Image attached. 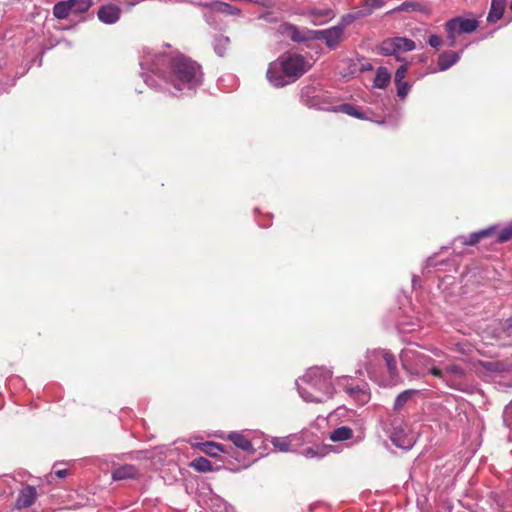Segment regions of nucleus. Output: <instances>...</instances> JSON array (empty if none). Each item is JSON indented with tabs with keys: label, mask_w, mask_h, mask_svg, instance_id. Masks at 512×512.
Wrapping results in <instances>:
<instances>
[{
	"label": "nucleus",
	"mask_w": 512,
	"mask_h": 512,
	"mask_svg": "<svg viewBox=\"0 0 512 512\" xmlns=\"http://www.w3.org/2000/svg\"><path fill=\"white\" fill-rule=\"evenodd\" d=\"M311 67L312 64L303 55L286 52L269 64L266 77L274 87L282 88L298 80Z\"/></svg>",
	"instance_id": "nucleus-1"
},
{
	"label": "nucleus",
	"mask_w": 512,
	"mask_h": 512,
	"mask_svg": "<svg viewBox=\"0 0 512 512\" xmlns=\"http://www.w3.org/2000/svg\"><path fill=\"white\" fill-rule=\"evenodd\" d=\"M332 371L324 367H313L307 370L298 382L301 397L307 402L323 403L333 397Z\"/></svg>",
	"instance_id": "nucleus-2"
},
{
	"label": "nucleus",
	"mask_w": 512,
	"mask_h": 512,
	"mask_svg": "<svg viewBox=\"0 0 512 512\" xmlns=\"http://www.w3.org/2000/svg\"><path fill=\"white\" fill-rule=\"evenodd\" d=\"M203 78L200 64L184 54H176L169 62V80L181 90V85L191 89L199 85Z\"/></svg>",
	"instance_id": "nucleus-3"
},
{
	"label": "nucleus",
	"mask_w": 512,
	"mask_h": 512,
	"mask_svg": "<svg viewBox=\"0 0 512 512\" xmlns=\"http://www.w3.org/2000/svg\"><path fill=\"white\" fill-rule=\"evenodd\" d=\"M413 49H415V43L404 37L388 38L376 47L379 55L395 56L398 61L402 60L400 58L402 53L412 51Z\"/></svg>",
	"instance_id": "nucleus-4"
},
{
	"label": "nucleus",
	"mask_w": 512,
	"mask_h": 512,
	"mask_svg": "<svg viewBox=\"0 0 512 512\" xmlns=\"http://www.w3.org/2000/svg\"><path fill=\"white\" fill-rule=\"evenodd\" d=\"M294 42H308L319 40L326 43L330 49L337 48L344 40V34H291Z\"/></svg>",
	"instance_id": "nucleus-5"
},
{
	"label": "nucleus",
	"mask_w": 512,
	"mask_h": 512,
	"mask_svg": "<svg viewBox=\"0 0 512 512\" xmlns=\"http://www.w3.org/2000/svg\"><path fill=\"white\" fill-rule=\"evenodd\" d=\"M479 27L476 17H455L450 19L446 25V32H475Z\"/></svg>",
	"instance_id": "nucleus-6"
},
{
	"label": "nucleus",
	"mask_w": 512,
	"mask_h": 512,
	"mask_svg": "<svg viewBox=\"0 0 512 512\" xmlns=\"http://www.w3.org/2000/svg\"><path fill=\"white\" fill-rule=\"evenodd\" d=\"M97 16L102 23L114 24L120 19L121 8L116 4H105L98 9Z\"/></svg>",
	"instance_id": "nucleus-7"
},
{
	"label": "nucleus",
	"mask_w": 512,
	"mask_h": 512,
	"mask_svg": "<svg viewBox=\"0 0 512 512\" xmlns=\"http://www.w3.org/2000/svg\"><path fill=\"white\" fill-rule=\"evenodd\" d=\"M382 353H386V350L373 349L367 352L365 368L371 377L376 375L377 368L380 362L383 360Z\"/></svg>",
	"instance_id": "nucleus-8"
},
{
	"label": "nucleus",
	"mask_w": 512,
	"mask_h": 512,
	"mask_svg": "<svg viewBox=\"0 0 512 512\" xmlns=\"http://www.w3.org/2000/svg\"><path fill=\"white\" fill-rule=\"evenodd\" d=\"M139 469L131 464H125L115 468L112 472V479L114 481L135 479L139 476Z\"/></svg>",
	"instance_id": "nucleus-9"
},
{
	"label": "nucleus",
	"mask_w": 512,
	"mask_h": 512,
	"mask_svg": "<svg viewBox=\"0 0 512 512\" xmlns=\"http://www.w3.org/2000/svg\"><path fill=\"white\" fill-rule=\"evenodd\" d=\"M37 497L36 489L32 486H27L19 493L15 507L18 509L30 507Z\"/></svg>",
	"instance_id": "nucleus-10"
},
{
	"label": "nucleus",
	"mask_w": 512,
	"mask_h": 512,
	"mask_svg": "<svg viewBox=\"0 0 512 512\" xmlns=\"http://www.w3.org/2000/svg\"><path fill=\"white\" fill-rule=\"evenodd\" d=\"M194 447L210 457H218L220 453L226 452L222 444L212 441L200 442L195 444Z\"/></svg>",
	"instance_id": "nucleus-11"
},
{
	"label": "nucleus",
	"mask_w": 512,
	"mask_h": 512,
	"mask_svg": "<svg viewBox=\"0 0 512 512\" xmlns=\"http://www.w3.org/2000/svg\"><path fill=\"white\" fill-rule=\"evenodd\" d=\"M53 15L59 20L69 19L75 16L69 0L57 2L53 7Z\"/></svg>",
	"instance_id": "nucleus-12"
},
{
	"label": "nucleus",
	"mask_w": 512,
	"mask_h": 512,
	"mask_svg": "<svg viewBox=\"0 0 512 512\" xmlns=\"http://www.w3.org/2000/svg\"><path fill=\"white\" fill-rule=\"evenodd\" d=\"M237 448H240L246 452H254L251 441L243 434L238 432H232L227 437Z\"/></svg>",
	"instance_id": "nucleus-13"
},
{
	"label": "nucleus",
	"mask_w": 512,
	"mask_h": 512,
	"mask_svg": "<svg viewBox=\"0 0 512 512\" xmlns=\"http://www.w3.org/2000/svg\"><path fill=\"white\" fill-rule=\"evenodd\" d=\"M506 7V0H491V8L487 16V21L495 23L501 19Z\"/></svg>",
	"instance_id": "nucleus-14"
},
{
	"label": "nucleus",
	"mask_w": 512,
	"mask_h": 512,
	"mask_svg": "<svg viewBox=\"0 0 512 512\" xmlns=\"http://www.w3.org/2000/svg\"><path fill=\"white\" fill-rule=\"evenodd\" d=\"M459 60V54L455 51H445L439 55L438 68L441 71H445L453 66Z\"/></svg>",
	"instance_id": "nucleus-15"
},
{
	"label": "nucleus",
	"mask_w": 512,
	"mask_h": 512,
	"mask_svg": "<svg viewBox=\"0 0 512 512\" xmlns=\"http://www.w3.org/2000/svg\"><path fill=\"white\" fill-rule=\"evenodd\" d=\"M382 359L385 362L387 371L389 373L391 380L393 381V384H396L398 378V370L395 356L391 352L386 350V353H382Z\"/></svg>",
	"instance_id": "nucleus-16"
},
{
	"label": "nucleus",
	"mask_w": 512,
	"mask_h": 512,
	"mask_svg": "<svg viewBox=\"0 0 512 512\" xmlns=\"http://www.w3.org/2000/svg\"><path fill=\"white\" fill-rule=\"evenodd\" d=\"M495 229L496 226H490L486 229L474 232L468 238L464 239L462 244L466 246H473L477 244L480 240L491 236L494 233Z\"/></svg>",
	"instance_id": "nucleus-17"
},
{
	"label": "nucleus",
	"mask_w": 512,
	"mask_h": 512,
	"mask_svg": "<svg viewBox=\"0 0 512 512\" xmlns=\"http://www.w3.org/2000/svg\"><path fill=\"white\" fill-rule=\"evenodd\" d=\"M212 11L227 15H239L240 10L226 2L216 1L207 5Z\"/></svg>",
	"instance_id": "nucleus-18"
},
{
	"label": "nucleus",
	"mask_w": 512,
	"mask_h": 512,
	"mask_svg": "<svg viewBox=\"0 0 512 512\" xmlns=\"http://www.w3.org/2000/svg\"><path fill=\"white\" fill-rule=\"evenodd\" d=\"M391 80V74L386 67H379L374 78V87L379 89L386 88Z\"/></svg>",
	"instance_id": "nucleus-19"
},
{
	"label": "nucleus",
	"mask_w": 512,
	"mask_h": 512,
	"mask_svg": "<svg viewBox=\"0 0 512 512\" xmlns=\"http://www.w3.org/2000/svg\"><path fill=\"white\" fill-rule=\"evenodd\" d=\"M189 466L193 468L197 472L206 473V472H212L215 470L212 463L205 457H196L193 459Z\"/></svg>",
	"instance_id": "nucleus-20"
},
{
	"label": "nucleus",
	"mask_w": 512,
	"mask_h": 512,
	"mask_svg": "<svg viewBox=\"0 0 512 512\" xmlns=\"http://www.w3.org/2000/svg\"><path fill=\"white\" fill-rule=\"evenodd\" d=\"M344 390L349 396H351L352 398H354L356 401H358L360 403H365L368 401V398H369L368 394L360 386L346 385L344 387Z\"/></svg>",
	"instance_id": "nucleus-21"
},
{
	"label": "nucleus",
	"mask_w": 512,
	"mask_h": 512,
	"mask_svg": "<svg viewBox=\"0 0 512 512\" xmlns=\"http://www.w3.org/2000/svg\"><path fill=\"white\" fill-rule=\"evenodd\" d=\"M75 16L85 14L93 5V0H69Z\"/></svg>",
	"instance_id": "nucleus-22"
},
{
	"label": "nucleus",
	"mask_w": 512,
	"mask_h": 512,
	"mask_svg": "<svg viewBox=\"0 0 512 512\" xmlns=\"http://www.w3.org/2000/svg\"><path fill=\"white\" fill-rule=\"evenodd\" d=\"M352 436H353V430L347 426H342V427L335 429L331 433L330 439L333 442H338V441L348 440V439L352 438Z\"/></svg>",
	"instance_id": "nucleus-23"
},
{
	"label": "nucleus",
	"mask_w": 512,
	"mask_h": 512,
	"mask_svg": "<svg viewBox=\"0 0 512 512\" xmlns=\"http://www.w3.org/2000/svg\"><path fill=\"white\" fill-rule=\"evenodd\" d=\"M230 39L224 34H220L215 39V51L219 56H224L229 50Z\"/></svg>",
	"instance_id": "nucleus-24"
},
{
	"label": "nucleus",
	"mask_w": 512,
	"mask_h": 512,
	"mask_svg": "<svg viewBox=\"0 0 512 512\" xmlns=\"http://www.w3.org/2000/svg\"><path fill=\"white\" fill-rule=\"evenodd\" d=\"M416 393L417 390L414 389L405 390L402 393H400L394 402V409L397 411L401 410L405 406L407 401L410 400L412 396L415 395Z\"/></svg>",
	"instance_id": "nucleus-25"
},
{
	"label": "nucleus",
	"mask_w": 512,
	"mask_h": 512,
	"mask_svg": "<svg viewBox=\"0 0 512 512\" xmlns=\"http://www.w3.org/2000/svg\"><path fill=\"white\" fill-rule=\"evenodd\" d=\"M335 111L343 112V113H345V114H347L349 116H352V117H355V118H358V119H364L365 118V115L361 111H359L352 104H348V103L340 105L338 107V109H335Z\"/></svg>",
	"instance_id": "nucleus-26"
},
{
	"label": "nucleus",
	"mask_w": 512,
	"mask_h": 512,
	"mask_svg": "<svg viewBox=\"0 0 512 512\" xmlns=\"http://www.w3.org/2000/svg\"><path fill=\"white\" fill-rule=\"evenodd\" d=\"M271 443L280 452H288L290 450V442L287 438L276 437L272 439Z\"/></svg>",
	"instance_id": "nucleus-27"
},
{
	"label": "nucleus",
	"mask_w": 512,
	"mask_h": 512,
	"mask_svg": "<svg viewBox=\"0 0 512 512\" xmlns=\"http://www.w3.org/2000/svg\"><path fill=\"white\" fill-rule=\"evenodd\" d=\"M511 239H512V221L498 233L497 242L505 243Z\"/></svg>",
	"instance_id": "nucleus-28"
},
{
	"label": "nucleus",
	"mask_w": 512,
	"mask_h": 512,
	"mask_svg": "<svg viewBox=\"0 0 512 512\" xmlns=\"http://www.w3.org/2000/svg\"><path fill=\"white\" fill-rule=\"evenodd\" d=\"M326 454V448L324 447H309L305 449L304 455L309 458L323 457Z\"/></svg>",
	"instance_id": "nucleus-29"
},
{
	"label": "nucleus",
	"mask_w": 512,
	"mask_h": 512,
	"mask_svg": "<svg viewBox=\"0 0 512 512\" xmlns=\"http://www.w3.org/2000/svg\"><path fill=\"white\" fill-rule=\"evenodd\" d=\"M446 374L454 375L457 378H462L465 376L464 369L459 365H450L444 369Z\"/></svg>",
	"instance_id": "nucleus-30"
},
{
	"label": "nucleus",
	"mask_w": 512,
	"mask_h": 512,
	"mask_svg": "<svg viewBox=\"0 0 512 512\" xmlns=\"http://www.w3.org/2000/svg\"><path fill=\"white\" fill-rule=\"evenodd\" d=\"M397 87V95L400 98H405L409 92L410 85L408 82L402 81L400 83H395Z\"/></svg>",
	"instance_id": "nucleus-31"
},
{
	"label": "nucleus",
	"mask_w": 512,
	"mask_h": 512,
	"mask_svg": "<svg viewBox=\"0 0 512 512\" xmlns=\"http://www.w3.org/2000/svg\"><path fill=\"white\" fill-rule=\"evenodd\" d=\"M503 419L509 428H512V401L505 407Z\"/></svg>",
	"instance_id": "nucleus-32"
},
{
	"label": "nucleus",
	"mask_w": 512,
	"mask_h": 512,
	"mask_svg": "<svg viewBox=\"0 0 512 512\" xmlns=\"http://www.w3.org/2000/svg\"><path fill=\"white\" fill-rule=\"evenodd\" d=\"M385 0H364L365 6L368 11L371 12L374 9L381 8L384 5Z\"/></svg>",
	"instance_id": "nucleus-33"
},
{
	"label": "nucleus",
	"mask_w": 512,
	"mask_h": 512,
	"mask_svg": "<svg viewBox=\"0 0 512 512\" xmlns=\"http://www.w3.org/2000/svg\"><path fill=\"white\" fill-rule=\"evenodd\" d=\"M407 74V66L401 65L395 72V83H400L404 80Z\"/></svg>",
	"instance_id": "nucleus-34"
},
{
	"label": "nucleus",
	"mask_w": 512,
	"mask_h": 512,
	"mask_svg": "<svg viewBox=\"0 0 512 512\" xmlns=\"http://www.w3.org/2000/svg\"><path fill=\"white\" fill-rule=\"evenodd\" d=\"M318 16H322V17L324 18L323 20H320V21H319V23H322V22H325V21H327V20L331 19V18H332V16H333V14H332V11H331V10H327V11H325L324 13H313V15H312V17H313L312 21L316 22V18H317Z\"/></svg>",
	"instance_id": "nucleus-35"
},
{
	"label": "nucleus",
	"mask_w": 512,
	"mask_h": 512,
	"mask_svg": "<svg viewBox=\"0 0 512 512\" xmlns=\"http://www.w3.org/2000/svg\"><path fill=\"white\" fill-rule=\"evenodd\" d=\"M429 44L432 46V47H438L441 45V38L439 35L437 34H432L430 39H429Z\"/></svg>",
	"instance_id": "nucleus-36"
},
{
	"label": "nucleus",
	"mask_w": 512,
	"mask_h": 512,
	"mask_svg": "<svg viewBox=\"0 0 512 512\" xmlns=\"http://www.w3.org/2000/svg\"><path fill=\"white\" fill-rule=\"evenodd\" d=\"M418 360L421 363V365H423L424 367H428L431 363L434 362V360L431 357H428L425 355L419 356Z\"/></svg>",
	"instance_id": "nucleus-37"
},
{
	"label": "nucleus",
	"mask_w": 512,
	"mask_h": 512,
	"mask_svg": "<svg viewBox=\"0 0 512 512\" xmlns=\"http://www.w3.org/2000/svg\"><path fill=\"white\" fill-rule=\"evenodd\" d=\"M429 373L437 378H443L445 371H443L437 367H431L429 370Z\"/></svg>",
	"instance_id": "nucleus-38"
},
{
	"label": "nucleus",
	"mask_w": 512,
	"mask_h": 512,
	"mask_svg": "<svg viewBox=\"0 0 512 512\" xmlns=\"http://www.w3.org/2000/svg\"><path fill=\"white\" fill-rule=\"evenodd\" d=\"M343 28L339 25L333 26L331 28L325 29V30H310L309 32H342Z\"/></svg>",
	"instance_id": "nucleus-39"
},
{
	"label": "nucleus",
	"mask_w": 512,
	"mask_h": 512,
	"mask_svg": "<svg viewBox=\"0 0 512 512\" xmlns=\"http://www.w3.org/2000/svg\"><path fill=\"white\" fill-rule=\"evenodd\" d=\"M55 475L59 478H64L67 475V470L66 469L57 470V471H55Z\"/></svg>",
	"instance_id": "nucleus-40"
},
{
	"label": "nucleus",
	"mask_w": 512,
	"mask_h": 512,
	"mask_svg": "<svg viewBox=\"0 0 512 512\" xmlns=\"http://www.w3.org/2000/svg\"><path fill=\"white\" fill-rule=\"evenodd\" d=\"M354 18H355V17H354L353 15L348 14V15H346L345 17H343V21H344L345 23H350V22H352V21L354 20Z\"/></svg>",
	"instance_id": "nucleus-41"
},
{
	"label": "nucleus",
	"mask_w": 512,
	"mask_h": 512,
	"mask_svg": "<svg viewBox=\"0 0 512 512\" xmlns=\"http://www.w3.org/2000/svg\"><path fill=\"white\" fill-rule=\"evenodd\" d=\"M403 367H404V369H405L407 372H409V373H411V374H415V375H419V374H420V372H419V371H415V372L410 371V370L407 368V366H405L404 364H403Z\"/></svg>",
	"instance_id": "nucleus-42"
},
{
	"label": "nucleus",
	"mask_w": 512,
	"mask_h": 512,
	"mask_svg": "<svg viewBox=\"0 0 512 512\" xmlns=\"http://www.w3.org/2000/svg\"><path fill=\"white\" fill-rule=\"evenodd\" d=\"M363 69L364 70H372V65L371 64L366 65Z\"/></svg>",
	"instance_id": "nucleus-43"
},
{
	"label": "nucleus",
	"mask_w": 512,
	"mask_h": 512,
	"mask_svg": "<svg viewBox=\"0 0 512 512\" xmlns=\"http://www.w3.org/2000/svg\"><path fill=\"white\" fill-rule=\"evenodd\" d=\"M289 32H293V33H296V32H299V31H298V30H297L296 28H294V27H291V28H290V31H289Z\"/></svg>",
	"instance_id": "nucleus-44"
},
{
	"label": "nucleus",
	"mask_w": 512,
	"mask_h": 512,
	"mask_svg": "<svg viewBox=\"0 0 512 512\" xmlns=\"http://www.w3.org/2000/svg\"><path fill=\"white\" fill-rule=\"evenodd\" d=\"M509 7H510V10L512 11V0L510 2V6Z\"/></svg>",
	"instance_id": "nucleus-45"
}]
</instances>
